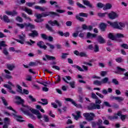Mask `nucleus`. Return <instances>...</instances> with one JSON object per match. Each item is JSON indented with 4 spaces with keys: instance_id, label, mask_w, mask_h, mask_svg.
<instances>
[{
    "instance_id": "f257e3e1",
    "label": "nucleus",
    "mask_w": 128,
    "mask_h": 128,
    "mask_svg": "<svg viewBox=\"0 0 128 128\" xmlns=\"http://www.w3.org/2000/svg\"><path fill=\"white\" fill-rule=\"evenodd\" d=\"M108 24H110L112 28H117V30H122V28H124L126 25L124 23L122 22H110V21L107 22Z\"/></svg>"
},
{
    "instance_id": "f03ea898",
    "label": "nucleus",
    "mask_w": 128,
    "mask_h": 128,
    "mask_svg": "<svg viewBox=\"0 0 128 128\" xmlns=\"http://www.w3.org/2000/svg\"><path fill=\"white\" fill-rule=\"evenodd\" d=\"M95 104H91L89 106H88V110H100V104H102V100L98 98L96 99Z\"/></svg>"
},
{
    "instance_id": "7ed1b4c3",
    "label": "nucleus",
    "mask_w": 128,
    "mask_h": 128,
    "mask_svg": "<svg viewBox=\"0 0 128 128\" xmlns=\"http://www.w3.org/2000/svg\"><path fill=\"white\" fill-rule=\"evenodd\" d=\"M8 84H4V88H6L8 89V92L10 94H16V92L14 91V90H12V86L14 88V85L10 81L8 82Z\"/></svg>"
},
{
    "instance_id": "20e7f679",
    "label": "nucleus",
    "mask_w": 128,
    "mask_h": 128,
    "mask_svg": "<svg viewBox=\"0 0 128 128\" xmlns=\"http://www.w3.org/2000/svg\"><path fill=\"white\" fill-rule=\"evenodd\" d=\"M22 106H24V108H21L20 110L24 114H30V110L31 111V112L32 114V111L34 110V109H33L32 108V107L28 106H24V104L22 105Z\"/></svg>"
},
{
    "instance_id": "39448f33",
    "label": "nucleus",
    "mask_w": 128,
    "mask_h": 128,
    "mask_svg": "<svg viewBox=\"0 0 128 128\" xmlns=\"http://www.w3.org/2000/svg\"><path fill=\"white\" fill-rule=\"evenodd\" d=\"M84 116L86 118V120L88 122H92L94 120V118L96 116V115L94 113H84L83 114Z\"/></svg>"
},
{
    "instance_id": "423d86ee",
    "label": "nucleus",
    "mask_w": 128,
    "mask_h": 128,
    "mask_svg": "<svg viewBox=\"0 0 128 128\" xmlns=\"http://www.w3.org/2000/svg\"><path fill=\"white\" fill-rule=\"evenodd\" d=\"M64 100L66 102H71V104H72L74 106H76V108H82V105L78 104L76 103V102H74V100L70 98H65Z\"/></svg>"
},
{
    "instance_id": "0eeeda50",
    "label": "nucleus",
    "mask_w": 128,
    "mask_h": 128,
    "mask_svg": "<svg viewBox=\"0 0 128 128\" xmlns=\"http://www.w3.org/2000/svg\"><path fill=\"white\" fill-rule=\"evenodd\" d=\"M48 24L51 25L52 26H56L58 28H60L62 24L58 20H54V21L50 20L48 22Z\"/></svg>"
},
{
    "instance_id": "6e6552de",
    "label": "nucleus",
    "mask_w": 128,
    "mask_h": 128,
    "mask_svg": "<svg viewBox=\"0 0 128 128\" xmlns=\"http://www.w3.org/2000/svg\"><path fill=\"white\" fill-rule=\"evenodd\" d=\"M108 14L110 20H114L116 18H118V14L114 12H112L109 13Z\"/></svg>"
},
{
    "instance_id": "1a4fd4ad",
    "label": "nucleus",
    "mask_w": 128,
    "mask_h": 128,
    "mask_svg": "<svg viewBox=\"0 0 128 128\" xmlns=\"http://www.w3.org/2000/svg\"><path fill=\"white\" fill-rule=\"evenodd\" d=\"M46 58L44 57L42 58V60L44 61V62H46V60H56V57L54 56H50V55H48V54H46L45 55Z\"/></svg>"
},
{
    "instance_id": "9d476101",
    "label": "nucleus",
    "mask_w": 128,
    "mask_h": 128,
    "mask_svg": "<svg viewBox=\"0 0 128 128\" xmlns=\"http://www.w3.org/2000/svg\"><path fill=\"white\" fill-rule=\"evenodd\" d=\"M12 116H14V118L17 120V122H24V120H22V116H21L17 115L15 114H12Z\"/></svg>"
},
{
    "instance_id": "9b49d317",
    "label": "nucleus",
    "mask_w": 128,
    "mask_h": 128,
    "mask_svg": "<svg viewBox=\"0 0 128 128\" xmlns=\"http://www.w3.org/2000/svg\"><path fill=\"white\" fill-rule=\"evenodd\" d=\"M44 44V42L42 41H39L37 43V46L40 48H43L44 50H46L48 46Z\"/></svg>"
},
{
    "instance_id": "f8f14e48",
    "label": "nucleus",
    "mask_w": 128,
    "mask_h": 128,
    "mask_svg": "<svg viewBox=\"0 0 128 128\" xmlns=\"http://www.w3.org/2000/svg\"><path fill=\"white\" fill-rule=\"evenodd\" d=\"M32 114H36V116H37L39 120L40 118H42V114L40 112V111L38 110H32Z\"/></svg>"
},
{
    "instance_id": "ddd939ff",
    "label": "nucleus",
    "mask_w": 128,
    "mask_h": 128,
    "mask_svg": "<svg viewBox=\"0 0 128 128\" xmlns=\"http://www.w3.org/2000/svg\"><path fill=\"white\" fill-rule=\"evenodd\" d=\"M117 71L115 72V74H122V73L124 72H126V69L124 68H122L119 66L116 67Z\"/></svg>"
},
{
    "instance_id": "4468645a",
    "label": "nucleus",
    "mask_w": 128,
    "mask_h": 128,
    "mask_svg": "<svg viewBox=\"0 0 128 128\" xmlns=\"http://www.w3.org/2000/svg\"><path fill=\"white\" fill-rule=\"evenodd\" d=\"M82 2L84 6H89L90 8H94V6L92 5L90 2L88 0H82Z\"/></svg>"
},
{
    "instance_id": "2eb2a0df",
    "label": "nucleus",
    "mask_w": 128,
    "mask_h": 128,
    "mask_svg": "<svg viewBox=\"0 0 128 128\" xmlns=\"http://www.w3.org/2000/svg\"><path fill=\"white\" fill-rule=\"evenodd\" d=\"M28 36L31 38H36V36H38V32L36 30H34L32 31V33L28 34Z\"/></svg>"
},
{
    "instance_id": "dca6fc26",
    "label": "nucleus",
    "mask_w": 128,
    "mask_h": 128,
    "mask_svg": "<svg viewBox=\"0 0 128 128\" xmlns=\"http://www.w3.org/2000/svg\"><path fill=\"white\" fill-rule=\"evenodd\" d=\"M15 98L16 100H18L16 102V104H24V100L22 99V98H20V96H15Z\"/></svg>"
},
{
    "instance_id": "f3484780",
    "label": "nucleus",
    "mask_w": 128,
    "mask_h": 128,
    "mask_svg": "<svg viewBox=\"0 0 128 128\" xmlns=\"http://www.w3.org/2000/svg\"><path fill=\"white\" fill-rule=\"evenodd\" d=\"M24 26L26 28H30V30H34V28H36V26L30 22L24 23Z\"/></svg>"
},
{
    "instance_id": "a211bd4d",
    "label": "nucleus",
    "mask_w": 128,
    "mask_h": 128,
    "mask_svg": "<svg viewBox=\"0 0 128 128\" xmlns=\"http://www.w3.org/2000/svg\"><path fill=\"white\" fill-rule=\"evenodd\" d=\"M96 36H98V34H92V33H90V32H88L86 34V38H96Z\"/></svg>"
},
{
    "instance_id": "6ab92c4d",
    "label": "nucleus",
    "mask_w": 128,
    "mask_h": 128,
    "mask_svg": "<svg viewBox=\"0 0 128 128\" xmlns=\"http://www.w3.org/2000/svg\"><path fill=\"white\" fill-rule=\"evenodd\" d=\"M0 20H3L5 22H7V23L10 22V18H8V17L6 15L3 16V17L0 16Z\"/></svg>"
},
{
    "instance_id": "aec40b11",
    "label": "nucleus",
    "mask_w": 128,
    "mask_h": 128,
    "mask_svg": "<svg viewBox=\"0 0 128 128\" xmlns=\"http://www.w3.org/2000/svg\"><path fill=\"white\" fill-rule=\"evenodd\" d=\"M97 40L99 44H106V40L101 36H98Z\"/></svg>"
},
{
    "instance_id": "412c9836",
    "label": "nucleus",
    "mask_w": 128,
    "mask_h": 128,
    "mask_svg": "<svg viewBox=\"0 0 128 128\" xmlns=\"http://www.w3.org/2000/svg\"><path fill=\"white\" fill-rule=\"evenodd\" d=\"M107 27L108 24H106V23H101L100 24V30H101L102 32H104V30H106V28Z\"/></svg>"
},
{
    "instance_id": "4be33fe9",
    "label": "nucleus",
    "mask_w": 128,
    "mask_h": 128,
    "mask_svg": "<svg viewBox=\"0 0 128 128\" xmlns=\"http://www.w3.org/2000/svg\"><path fill=\"white\" fill-rule=\"evenodd\" d=\"M112 6L110 3H107L105 5L104 4V8H103L104 10H110Z\"/></svg>"
},
{
    "instance_id": "5701e85b",
    "label": "nucleus",
    "mask_w": 128,
    "mask_h": 128,
    "mask_svg": "<svg viewBox=\"0 0 128 128\" xmlns=\"http://www.w3.org/2000/svg\"><path fill=\"white\" fill-rule=\"evenodd\" d=\"M45 14H46V16H58L57 13L53 12H45Z\"/></svg>"
},
{
    "instance_id": "b1692460",
    "label": "nucleus",
    "mask_w": 128,
    "mask_h": 128,
    "mask_svg": "<svg viewBox=\"0 0 128 128\" xmlns=\"http://www.w3.org/2000/svg\"><path fill=\"white\" fill-rule=\"evenodd\" d=\"M6 68L9 70H14L16 68V66L14 64H8L6 65Z\"/></svg>"
},
{
    "instance_id": "393cba45",
    "label": "nucleus",
    "mask_w": 128,
    "mask_h": 128,
    "mask_svg": "<svg viewBox=\"0 0 128 128\" xmlns=\"http://www.w3.org/2000/svg\"><path fill=\"white\" fill-rule=\"evenodd\" d=\"M42 102H38V104H42V106H46V104H48V100L46 99H44V98H42L41 99Z\"/></svg>"
},
{
    "instance_id": "a878e982",
    "label": "nucleus",
    "mask_w": 128,
    "mask_h": 128,
    "mask_svg": "<svg viewBox=\"0 0 128 128\" xmlns=\"http://www.w3.org/2000/svg\"><path fill=\"white\" fill-rule=\"evenodd\" d=\"M23 10L24 12H27L28 14H32V10L31 9H30L26 7H25L24 9H23Z\"/></svg>"
},
{
    "instance_id": "bb28decb",
    "label": "nucleus",
    "mask_w": 128,
    "mask_h": 128,
    "mask_svg": "<svg viewBox=\"0 0 128 128\" xmlns=\"http://www.w3.org/2000/svg\"><path fill=\"white\" fill-rule=\"evenodd\" d=\"M102 106V108H104V106H107L108 108H112V106L110 105V102H104Z\"/></svg>"
},
{
    "instance_id": "cd10ccee",
    "label": "nucleus",
    "mask_w": 128,
    "mask_h": 128,
    "mask_svg": "<svg viewBox=\"0 0 128 128\" xmlns=\"http://www.w3.org/2000/svg\"><path fill=\"white\" fill-rule=\"evenodd\" d=\"M8 45L6 44V41L0 42V50H2V48H6Z\"/></svg>"
},
{
    "instance_id": "c85d7f7f",
    "label": "nucleus",
    "mask_w": 128,
    "mask_h": 128,
    "mask_svg": "<svg viewBox=\"0 0 128 128\" xmlns=\"http://www.w3.org/2000/svg\"><path fill=\"white\" fill-rule=\"evenodd\" d=\"M108 38H110V40H116V36H114V34L112 33H109L108 34Z\"/></svg>"
},
{
    "instance_id": "c756f323",
    "label": "nucleus",
    "mask_w": 128,
    "mask_h": 128,
    "mask_svg": "<svg viewBox=\"0 0 128 128\" xmlns=\"http://www.w3.org/2000/svg\"><path fill=\"white\" fill-rule=\"evenodd\" d=\"M46 28L49 30L50 32H54V29L52 28V27L50 26V25H48V24H46Z\"/></svg>"
},
{
    "instance_id": "7c9ffc66",
    "label": "nucleus",
    "mask_w": 128,
    "mask_h": 128,
    "mask_svg": "<svg viewBox=\"0 0 128 128\" xmlns=\"http://www.w3.org/2000/svg\"><path fill=\"white\" fill-rule=\"evenodd\" d=\"M72 68H77V70H79L80 72H84V69H82L80 66L74 64V65H72Z\"/></svg>"
},
{
    "instance_id": "2f4dec72",
    "label": "nucleus",
    "mask_w": 128,
    "mask_h": 128,
    "mask_svg": "<svg viewBox=\"0 0 128 128\" xmlns=\"http://www.w3.org/2000/svg\"><path fill=\"white\" fill-rule=\"evenodd\" d=\"M106 14H108V12L104 13L99 12L98 14V16L100 18H104Z\"/></svg>"
},
{
    "instance_id": "473e14b6",
    "label": "nucleus",
    "mask_w": 128,
    "mask_h": 128,
    "mask_svg": "<svg viewBox=\"0 0 128 128\" xmlns=\"http://www.w3.org/2000/svg\"><path fill=\"white\" fill-rule=\"evenodd\" d=\"M28 99L32 102H36V98H34L32 96L30 95L28 96Z\"/></svg>"
},
{
    "instance_id": "72a5a7b5",
    "label": "nucleus",
    "mask_w": 128,
    "mask_h": 128,
    "mask_svg": "<svg viewBox=\"0 0 128 128\" xmlns=\"http://www.w3.org/2000/svg\"><path fill=\"white\" fill-rule=\"evenodd\" d=\"M46 46H49L50 50H54V46L53 44H52L50 43L46 42Z\"/></svg>"
},
{
    "instance_id": "f704fd0d",
    "label": "nucleus",
    "mask_w": 128,
    "mask_h": 128,
    "mask_svg": "<svg viewBox=\"0 0 128 128\" xmlns=\"http://www.w3.org/2000/svg\"><path fill=\"white\" fill-rule=\"evenodd\" d=\"M43 120L46 122H50V118H48V116L44 114L43 115Z\"/></svg>"
},
{
    "instance_id": "c9c22d12",
    "label": "nucleus",
    "mask_w": 128,
    "mask_h": 128,
    "mask_svg": "<svg viewBox=\"0 0 128 128\" xmlns=\"http://www.w3.org/2000/svg\"><path fill=\"white\" fill-rule=\"evenodd\" d=\"M116 38H124V34H122L120 33H118L116 34V36H115Z\"/></svg>"
},
{
    "instance_id": "e433bc0d",
    "label": "nucleus",
    "mask_w": 128,
    "mask_h": 128,
    "mask_svg": "<svg viewBox=\"0 0 128 128\" xmlns=\"http://www.w3.org/2000/svg\"><path fill=\"white\" fill-rule=\"evenodd\" d=\"M30 42H28V41L26 42V44H28V46H32V44H36V42L33 41L32 40H30Z\"/></svg>"
},
{
    "instance_id": "4c0bfd02",
    "label": "nucleus",
    "mask_w": 128,
    "mask_h": 128,
    "mask_svg": "<svg viewBox=\"0 0 128 128\" xmlns=\"http://www.w3.org/2000/svg\"><path fill=\"white\" fill-rule=\"evenodd\" d=\"M94 52H100V46L98 44H96L94 46Z\"/></svg>"
},
{
    "instance_id": "58836bf2",
    "label": "nucleus",
    "mask_w": 128,
    "mask_h": 128,
    "mask_svg": "<svg viewBox=\"0 0 128 128\" xmlns=\"http://www.w3.org/2000/svg\"><path fill=\"white\" fill-rule=\"evenodd\" d=\"M76 18L78 20H79V22H84V18H82V17H80V16H79L78 15H76Z\"/></svg>"
},
{
    "instance_id": "ea45409f",
    "label": "nucleus",
    "mask_w": 128,
    "mask_h": 128,
    "mask_svg": "<svg viewBox=\"0 0 128 128\" xmlns=\"http://www.w3.org/2000/svg\"><path fill=\"white\" fill-rule=\"evenodd\" d=\"M16 88H18V90H17V92H20V94H22V88L20 86V85H17Z\"/></svg>"
},
{
    "instance_id": "a19ab883",
    "label": "nucleus",
    "mask_w": 128,
    "mask_h": 128,
    "mask_svg": "<svg viewBox=\"0 0 128 128\" xmlns=\"http://www.w3.org/2000/svg\"><path fill=\"white\" fill-rule=\"evenodd\" d=\"M1 98L4 106H8V102H6V98H4V97H2Z\"/></svg>"
},
{
    "instance_id": "79ce46f5",
    "label": "nucleus",
    "mask_w": 128,
    "mask_h": 128,
    "mask_svg": "<svg viewBox=\"0 0 128 128\" xmlns=\"http://www.w3.org/2000/svg\"><path fill=\"white\" fill-rule=\"evenodd\" d=\"M76 6H78V7H79L80 8H86V6L82 5V4L78 2H76Z\"/></svg>"
},
{
    "instance_id": "37998d69",
    "label": "nucleus",
    "mask_w": 128,
    "mask_h": 128,
    "mask_svg": "<svg viewBox=\"0 0 128 128\" xmlns=\"http://www.w3.org/2000/svg\"><path fill=\"white\" fill-rule=\"evenodd\" d=\"M102 84V82L98 80L94 81V84H95L96 86H101Z\"/></svg>"
},
{
    "instance_id": "c03bdc74",
    "label": "nucleus",
    "mask_w": 128,
    "mask_h": 128,
    "mask_svg": "<svg viewBox=\"0 0 128 128\" xmlns=\"http://www.w3.org/2000/svg\"><path fill=\"white\" fill-rule=\"evenodd\" d=\"M79 16H82L83 18H88V14L86 13L80 12L78 15Z\"/></svg>"
},
{
    "instance_id": "a18cd8bd",
    "label": "nucleus",
    "mask_w": 128,
    "mask_h": 128,
    "mask_svg": "<svg viewBox=\"0 0 128 128\" xmlns=\"http://www.w3.org/2000/svg\"><path fill=\"white\" fill-rule=\"evenodd\" d=\"M116 100L119 102H123V100H124V98L122 96H117Z\"/></svg>"
},
{
    "instance_id": "49530a36",
    "label": "nucleus",
    "mask_w": 128,
    "mask_h": 128,
    "mask_svg": "<svg viewBox=\"0 0 128 128\" xmlns=\"http://www.w3.org/2000/svg\"><path fill=\"white\" fill-rule=\"evenodd\" d=\"M124 76H125L123 77L122 78V80H128V72H126L125 74H124Z\"/></svg>"
},
{
    "instance_id": "de8ad7c7",
    "label": "nucleus",
    "mask_w": 128,
    "mask_h": 128,
    "mask_svg": "<svg viewBox=\"0 0 128 128\" xmlns=\"http://www.w3.org/2000/svg\"><path fill=\"white\" fill-rule=\"evenodd\" d=\"M2 52L6 56H8V54H10V53L8 52V50L6 49V48H4L3 49Z\"/></svg>"
},
{
    "instance_id": "09e8293b",
    "label": "nucleus",
    "mask_w": 128,
    "mask_h": 128,
    "mask_svg": "<svg viewBox=\"0 0 128 128\" xmlns=\"http://www.w3.org/2000/svg\"><path fill=\"white\" fill-rule=\"evenodd\" d=\"M116 62L120 63L124 62V59H122V57H119L116 59Z\"/></svg>"
},
{
    "instance_id": "8fccbe9b",
    "label": "nucleus",
    "mask_w": 128,
    "mask_h": 128,
    "mask_svg": "<svg viewBox=\"0 0 128 128\" xmlns=\"http://www.w3.org/2000/svg\"><path fill=\"white\" fill-rule=\"evenodd\" d=\"M108 82V78H105L102 80L101 81L102 84H106Z\"/></svg>"
},
{
    "instance_id": "3c124183",
    "label": "nucleus",
    "mask_w": 128,
    "mask_h": 128,
    "mask_svg": "<svg viewBox=\"0 0 128 128\" xmlns=\"http://www.w3.org/2000/svg\"><path fill=\"white\" fill-rule=\"evenodd\" d=\"M97 6L100 8H104V4L102 2H98L97 4Z\"/></svg>"
},
{
    "instance_id": "603ef678",
    "label": "nucleus",
    "mask_w": 128,
    "mask_h": 128,
    "mask_svg": "<svg viewBox=\"0 0 128 128\" xmlns=\"http://www.w3.org/2000/svg\"><path fill=\"white\" fill-rule=\"evenodd\" d=\"M26 6H29L30 8H32V6H34V4H36V2H26Z\"/></svg>"
},
{
    "instance_id": "864d4df0",
    "label": "nucleus",
    "mask_w": 128,
    "mask_h": 128,
    "mask_svg": "<svg viewBox=\"0 0 128 128\" xmlns=\"http://www.w3.org/2000/svg\"><path fill=\"white\" fill-rule=\"evenodd\" d=\"M16 20H17V22H22L24 20H22V18L21 17L18 16L16 18Z\"/></svg>"
},
{
    "instance_id": "5fc2aeb1",
    "label": "nucleus",
    "mask_w": 128,
    "mask_h": 128,
    "mask_svg": "<svg viewBox=\"0 0 128 128\" xmlns=\"http://www.w3.org/2000/svg\"><path fill=\"white\" fill-rule=\"evenodd\" d=\"M17 26H18V28H24V26H26V25H24V24H16Z\"/></svg>"
},
{
    "instance_id": "6e6d98bb",
    "label": "nucleus",
    "mask_w": 128,
    "mask_h": 128,
    "mask_svg": "<svg viewBox=\"0 0 128 128\" xmlns=\"http://www.w3.org/2000/svg\"><path fill=\"white\" fill-rule=\"evenodd\" d=\"M38 66V63H36V62H31L29 64L30 66Z\"/></svg>"
},
{
    "instance_id": "4d7b16f0",
    "label": "nucleus",
    "mask_w": 128,
    "mask_h": 128,
    "mask_svg": "<svg viewBox=\"0 0 128 128\" xmlns=\"http://www.w3.org/2000/svg\"><path fill=\"white\" fill-rule=\"evenodd\" d=\"M91 98H94V100H98V96H96V94H94V92L92 93Z\"/></svg>"
},
{
    "instance_id": "13d9d810",
    "label": "nucleus",
    "mask_w": 128,
    "mask_h": 128,
    "mask_svg": "<svg viewBox=\"0 0 128 128\" xmlns=\"http://www.w3.org/2000/svg\"><path fill=\"white\" fill-rule=\"evenodd\" d=\"M40 36L42 38H43V40H48V36H46V34H40Z\"/></svg>"
},
{
    "instance_id": "bf43d9fd",
    "label": "nucleus",
    "mask_w": 128,
    "mask_h": 128,
    "mask_svg": "<svg viewBox=\"0 0 128 128\" xmlns=\"http://www.w3.org/2000/svg\"><path fill=\"white\" fill-rule=\"evenodd\" d=\"M121 48H125V50H128V44H123L120 45Z\"/></svg>"
},
{
    "instance_id": "052dcab7",
    "label": "nucleus",
    "mask_w": 128,
    "mask_h": 128,
    "mask_svg": "<svg viewBox=\"0 0 128 128\" xmlns=\"http://www.w3.org/2000/svg\"><path fill=\"white\" fill-rule=\"evenodd\" d=\"M79 56L86 58L88 56V54H86V52H80Z\"/></svg>"
},
{
    "instance_id": "680f3d73",
    "label": "nucleus",
    "mask_w": 128,
    "mask_h": 128,
    "mask_svg": "<svg viewBox=\"0 0 128 128\" xmlns=\"http://www.w3.org/2000/svg\"><path fill=\"white\" fill-rule=\"evenodd\" d=\"M22 18H26V20H30V17H28V16L24 13H22Z\"/></svg>"
},
{
    "instance_id": "e2e57ef3",
    "label": "nucleus",
    "mask_w": 128,
    "mask_h": 128,
    "mask_svg": "<svg viewBox=\"0 0 128 128\" xmlns=\"http://www.w3.org/2000/svg\"><path fill=\"white\" fill-rule=\"evenodd\" d=\"M26 116H28L30 118H32V120H36V116H34L30 113H28V114Z\"/></svg>"
},
{
    "instance_id": "0e129e2a",
    "label": "nucleus",
    "mask_w": 128,
    "mask_h": 128,
    "mask_svg": "<svg viewBox=\"0 0 128 128\" xmlns=\"http://www.w3.org/2000/svg\"><path fill=\"white\" fill-rule=\"evenodd\" d=\"M55 102H56V104H58L59 108H60L62 106V102H60V101L56 100H55Z\"/></svg>"
},
{
    "instance_id": "69168bd1",
    "label": "nucleus",
    "mask_w": 128,
    "mask_h": 128,
    "mask_svg": "<svg viewBox=\"0 0 128 128\" xmlns=\"http://www.w3.org/2000/svg\"><path fill=\"white\" fill-rule=\"evenodd\" d=\"M112 84H116V85L118 84V80H116V78H113L112 80Z\"/></svg>"
},
{
    "instance_id": "338daca9",
    "label": "nucleus",
    "mask_w": 128,
    "mask_h": 128,
    "mask_svg": "<svg viewBox=\"0 0 128 128\" xmlns=\"http://www.w3.org/2000/svg\"><path fill=\"white\" fill-rule=\"evenodd\" d=\"M34 22H44V19H42V18H37L34 20Z\"/></svg>"
},
{
    "instance_id": "774afa93",
    "label": "nucleus",
    "mask_w": 128,
    "mask_h": 128,
    "mask_svg": "<svg viewBox=\"0 0 128 128\" xmlns=\"http://www.w3.org/2000/svg\"><path fill=\"white\" fill-rule=\"evenodd\" d=\"M68 53H62V58H66V56H68Z\"/></svg>"
}]
</instances>
